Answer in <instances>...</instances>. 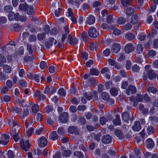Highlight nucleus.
Listing matches in <instances>:
<instances>
[{
    "mask_svg": "<svg viewBox=\"0 0 158 158\" xmlns=\"http://www.w3.org/2000/svg\"><path fill=\"white\" fill-rule=\"evenodd\" d=\"M145 69L147 73L149 79L152 80L155 77L156 74L154 73V71L151 69L149 65H146L145 66Z\"/></svg>",
    "mask_w": 158,
    "mask_h": 158,
    "instance_id": "obj_1",
    "label": "nucleus"
},
{
    "mask_svg": "<svg viewBox=\"0 0 158 158\" xmlns=\"http://www.w3.org/2000/svg\"><path fill=\"white\" fill-rule=\"evenodd\" d=\"M19 127L16 129L15 128L13 129L12 131L10 132V134L11 136L14 139L15 141H17L19 139Z\"/></svg>",
    "mask_w": 158,
    "mask_h": 158,
    "instance_id": "obj_2",
    "label": "nucleus"
},
{
    "mask_svg": "<svg viewBox=\"0 0 158 158\" xmlns=\"http://www.w3.org/2000/svg\"><path fill=\"white\" fill-rule=\"evenodd\" d=\"M21 148L26 152L28 151L30 146V144L29 143V140L25 141L23 139L21 140L20 141Z\"/></svg>",
    "mask_w": 158,
    "mask_h": 158,
    "instance_id": "obj_3",
    "label": "nucleus"
},
{
    "mask_svg": "<svg viewBox=\"0 0 158 158\" xmlns=\"http://www.w3.org/2000/svg\"><path fill=\"white\" fill-rule=\"evenodd\" d=\"M89 36L92 38H96L99 35V32L94 27H91L88 30Z\"/></svg>",
    "mask_w": 158,
    "mask_h": 158,
    "instance_id": "obj_4",
    "label": "nucleus"
},
{
    "mask_svg": "<svg viewBox=\"0 0 158 158\" xmlns=\"http://www.w3.org/2000/svg\"><path fill=\"white\" fill-rule=\"evenodd\" d=\"M9 136L5 134H2L1 135V139L0 140V144L5 145L7 144L9 141Z\"/></svg>",
    "mask_w": 158,
    "mask_h": 158,
    "instance_id": "obj_5",
    "label": "nucleus"
},
{
    "mask_svg": "<svg viewBox=\"0 0 158 158\" xmlns=\"http://www.w3.org/2000/svg\"><path fill=\"white\" fill-rule=\"evenodd\" d=\"M68 114L67 113L64 112L62 113L60 116L59 119L61 123H65L68 121Z\"/></svg>",
    "mask_w": 158,
    "mask_h": 158,
    "instance_id": "obj_6",
    "label": "nucleus"
},
{
    "mask_svg": "<svg viewBox=\"0 0 158 158\" xmlns=\"http://www.w3.org/2000/svg\"><path fill=\"white\" fill-rule=\"evenodd\" d=\"M53 43L54 44H56L57 41L53 37H50L49 38L48 41L45 42V45L47 48H50V46H52L53 45Z\"/></svg>",
    "mask_w": 158,
    "mask_h": 158,
    "instance_id": "obj_7",
    "label": "nucleus"
},
{
    "mask_svg": "<svg viewBox=\"0 0 158 158\" xmlns=\"http://www.w3.org/2000/svg\"><path fill=\"white\" fill-rule=\"evenodd\" d=\"M56 91V88L54 86H51L50 87L46 86L44 93L46 94L50 93L51 94H52L55 93Z\"/></svg>",
    "mask_w": 158,
    "mask_h": 158,
    "instance_id": "obj_8",
    "label": "nucleus"
},
{
    "mask_svg": "<svg viewBox=\"0 0 158 158\" xmlns=\"http://www.w3.org/2000/svg\"><path fill=\"white\" fill-rule=\"evenodd\" d=\"M47 143V140L44 137L40 138L38 141V144L40 147H44L45 146Z\"/></svg>",
    "mask_w": 158,
    "mask_h": 158,
    "instance_id": "obj_9",
    "label": "nucleus"
},
{
    "mask_svg": "<svg viewBox=\"0 0 158 158\" xmlns=\"http://www.w3.org/2000/svg\"><path fill=\"white\" fill-rule=\"evenodd\" d=\"M102 140L103 143L104 144H108L111 142L112 139L110 135H107L103 136Z\"/></svg>",
    "mask_w": 158,
    "mask_h": 158,
    "instance_id": "obj_10",
    "label": "nucleus"
},
{
    "mask_svg": "<svg viewBox=\"0 0 158 158\" xmlns=\"http://www.w3.org/2000/svg\"><path fill=\"white\" fill-rule=\"evenodd\" d=\"M132 129L134 131H139L141 129V126L139 121H136L134 123V125L132 127Z\"/></svg>",
    "mask_w": 158,
    "mask_h": 158,
    "instance_id": "obj_11",
    "label": "nucleus"
},
{
    "mask_svg": "<svg viewBox=\"0 0 158 158\" xmlns=\"http://www.w3.org/2000/svg\"><path fill=\"white\" fill-rule=\"evenodd\" d=\"M125 50L126 53H129L134 50L133 45L131 43H128L125 46Z\"/></svg>",
    "mask_w": 158,
    "mask_h": 158,
    "instance_id": "obj_12",
    "label": "nucleus"
},
{
    "mask_svg": "<svg viewBox=\"0 0 158 158\" xmlns=\"http://www.w3.org/2000/svg\"><path fill=\"white\" fill-rule=\"evenodd\" d=\"M129 91H131L132 94H134L137 91L136 88L135 86L131 85L128 87V88L126 90L127 93L128 95H129Z\"/></svg>",
    "mask_w": 158,
    "mask_h": 158,
    "instance_id": "obj_13",
    "label": "nucleus"
},
{
    "mask_svg": "<svg viewBox=\"0 0 158 158\" xmlns=\"http://www.w3.org/2000/svg\"><path fill=\"white\" fill-rule=\"evenodd\" d=\"M146 145L148 148H152L154 145V143L153 140L151 138L148 139L146 141Z\"/></svg>",
    "mask_w": 158,
    "mask_h": 158,
    "instance_id": "obj_14",
    "label": "nucleus"
},
{
    "mask_svg": "<svg viewBox=\"0 0 158 158\" xmlns=\"http://www.w3.org/2000/svg\"><path fill=\"white\" fill-rule=\"evenodd\" d=\"M121 47L118 44H113L111 48L112 52L114 53H118L120 50Z\"/></svg>",
    "mask_w": 158,
    "mask_h": 158,
    "instance_id": "obj_15",
    "label": "nucleus"
},
{
    "mask_svg": "<svg viewBox=\"0 0 158 158\" xmlns=\"http://www.w3.org/2000/svg\"><path fill=\"white\" fill-rule=\"evenodd\" d=\"M15 19L16 21H25L27 20V18L26 17L20 15L19 13H17L15 14Z\"/></svg>",
    "mask_w": 158,
    "mask_h": 158,
    "instance_id": "obj_16",
    "label": "nucleus"
},
{
    "mask_svg": "<svg viewBox=\"0 0 158 158\" xmlns=\"http://www.w3.org/2000/svg\"><path fill=\"white\" fill-rule=\"evenodd\" d=\"M34 96L35 97L38 98L40 99H42L43 100H44L46 99L45 96L38 91L34 92Z\"/></svg>",
    "mask_w": 158,
    "mask_h": 158,
    "instance_id": "obj_17",
    "label": "nucleus"
},
{
    "mask_svg": "<svg viewBox=\"0 0 158 158\" xmlns=\"http://www.w3.org/2000/svg\"><path fill=\"white\" fill-rule=\"evenodd\" d=\"M33 77L35 81L38 83L40 82V79L41 80V81H42L44 79V77L41 73H39V74H34Z\"/></svg>",
    "mask_w": 158,
    "mask_h": 158,
    "instance_id": "obj_18",
    "label": "nucleus"
},
{
    "mask_svg": "<svg viewBox=\"0 0 158 158\" xmlns=\"http://www.w3.org/2000/svg\"><path fill=\"white\" fill-rule=\"evenodd\" d=\"M139 20L138 16L136 14H134L131 16V23L132 24H135L138 23Z\"/></svg>",
    "mask_w": 158,
    "mask_h": 158,
    "instance_id": "obj_19",
    "label": "nucleus"
},
{
    "mask_svg": "<svg viewBox=\"0 0 158 158\" xmlns=\"http://www.w3.org/2000/svg\"><path fill=\"white\" fill-rule=\"evenodd\" d=\"M95 22V18L93 15L89 16L87 19V20L86 21V24L91 25L94 24Z\"/></svg>",
    "mask_w": 158,
    "mask_h": 158,
    "instance_id": "obj_20",
    "label": "nucleus"
},
{
    "mask_svg": "<svg viewBox=\"0 0 158 158\" xmlns=\"http://www.w3.org/2000/svg\"><path fill=\"white\" fill-rule=\"evenodd\" d=\"M33 60V58L32 57L28 56H26L24 59V64L26 65L31 64Z\"/></svg>",
    "mask_w": 158,
    "mask_h": 158,
    "instance_id": "obj_21",
    "label": "nucleus"
},
{
    "mask_svg": "<svg viewBox=\"0 0 158 158\" xmlns=\"http://www.w3.org/2000/svg\"><path fill=\"white\" fill-rule=\"evenodd\" d=\"M114 133L115 135L119 139H122L124 138V135L120 130H115L114 131Z\"/></svg>",
    "mask_w": 158,
    "mask_h": 158,
    "instance_id": "obj_22",
    "label": "nucleus"
},
{
    "mask_svg": "<svg viewBox=\"0 0 158 158\" xmlns=\"http://www.w3.org/2000/svg\"><path fill=\"white\" fill-rule=\"evenodd\" d=\"M113 122L115 126L120 125L121 122L119 115L117 114L116 115L115 118L113 120Z\"/></svg>",
    "mask_w": 158,
    "mask_h": 158,
    "instance_id": "obj_23",
    "label": "nucleus"
},
{
    "mask_svg": "<svg viewBox=\"0 0 158 158\" xmlns=\"http://www.w3.org/2000/svg\"><path fill=\"white\" fill-rule=\"evenodd\" d=\"M110 29L113 30V32L115 35H119L121 33V30L115 27V26L111 25L110 26Z\"/></svg>",
    "mask_w": 158,
    "mask_h": 158,
    "instance_id": "obj_24",
    "label": "nucleus"
},
{
    "mask_svg": "<svg viewBox=\"0 0 158 158\" xmlns=\"http://www.w3.org/2000/svg\"><path fill=\"white\" fill-rule=\"evenodd\" d=\"M68 40L70 44H77L78 42V39L76 38L73 39L71 35H69L68 36Z\"/></svg>",
    "mask_w": 158,
    "mask_h": 158,
    "instance_id": "obj_25",
    "label": "nucleus"
},
{
    "mask_svg": "<svg viewBox=\"0 0 158 158\" xmlns=\"http://www.w3.org/2000/svg\"><path fill=\"white\" fill-rule=\"evenodd\" d=\"M58 138V136L56 131L52 132L50 134V135L49 136L50 139L53 141L56 140Z\"/></svg>",
    "mask_w": 158,
    "mask_h": 158,
    "instance_id": "obj_26",
    "label": "nucleus"
},
{
    "mask_svg": "<svg viewBox=\"0 0 158 158\" xmlns=\"http://www.w3.org/2000/svg\"><path fill=\"white\" fill-rule=\"evenodd\" d=\"M122 117L124 121H128L129 119V115L128 113L125 112L123 113L122 114Z\"/></svg>",
    "mask_w": 158,
    "mask_h": 158,
    "instance_id": "obj_27",
    "label": "nucleus"
},
{
    "mask_svg": "<svg viewBox=\"0 0 158 158\" xmlns=\"http://www.w3.org/2000/svg\"><path fill=\"white\" fill-rule=\"evenodd\" d=\"M29 114V111L27 109H24L23 112L20 115V118L21 119H23Z\"/></svg>",
    "mask_w": 158,
    "mask_h": 158,
    "instance_id": "obj_28",
    "label": "nucleus"
},
{
    "mask_svg": "<svg viewBox=\"0 0 158 158\" xmlns=\"http://www.w3.org/2000/svg\"><path fill=\"white\" fill-rule=\"evenodd\" d=\"M3 70L4 72L8 73H10L11 72V68L10 66L7 64H5L3 66Z\"/></svg>",
    "mask_w": 158,
    "mask_h": 158,
    "instance_id": "obj_29",
    "label": "nucleus"
},
{
    "mask_svg": "<svg viewBox=\"0 0 158 158\" xmlns=\"http://www.w3.org/2000/svg\"><path fill=\"white\" fill-rule=\"evenodd\" d=\"M118 90L115 87H112L110 90V93L111 95L113 96H116L118 94Z\"/></svg>",
    "mask_w": 158,
    "mask_h": 158,
    "instance_id": "obj_30",
    "label": "nucleus"
},
{
    "mask_svg": "<svg viewBox=\"0 0 158 158\" xmlns=\"http://www.w3.org/2000/svg\"><path fill=\"white\" fill-rule=\"evenodd\" d=\"M32 112L31 113L34 114L36 113L39 110V106L37 104H34L31 108Z\"/></svg>",
    "mask_w": 158,
    "mask_h": 158,
    "instance_id": "obj_31",
    "label": "nucleus"
},
{
    "mask_svg": "<svg viewBox=\"0 0 158 158\" xmlns=\"http://www.w3.org/2000/svg\"><path fill=\"white\" fill-rule=\"evenodd\" d=\"M28 6V5L26 4H20L19 6V9L21 11H26L27 9Z\"/></svg>",
    "mask_w": 158,
    "mask_h": 158,
    "instance_id": "obj_32",
    "label": "nucleus"
},
{
    "mask_svg": "<svg viewBox=\"0 0 158 158\" xmlns=\"http://www.w3.org/2000/svg\"><path fill=\"white\" fill-rule=\"evenodd\" d=\"M98 47V44L97 42L95 43H91L89 45V49L91 50L94 51V50H96V48Z\"/></svg>",
    "mask_w": 158,
    "mask_h": 158,
    "instance_id": "obj_33",
    "label": "nucleus"
},
{
    "mask_svg": "<svg viewBox=\"0 0 158 158\" xmlns=\"http://www.w3.org/2000/svg\"><path fill=\"white\" fill-rule=\"evenodd\" d=\"M89 73L91 75L98 76L99 73V72L95 68H92L90 70Z\"/></svg>",
    "mask_w": 158,
    "mask_h": 158,
    "instance_id": "obj_34",
    "label": "nucleus"
},
{
    "mask_svg": "<svg viewBox=\"0 0 158 158\" xmlns=\"http://www.w3.org/2000/svg\"><path fill=\"white\" fill-rule=\"evenodd\" d=\"M126 38L128 40H131L135 38L134 35L131 33H127L125 35Z\"/></svg>",
    "mask_w": 158,
    "mask_h": 158,
    "instance_id": "obj_35",
    "label": "nucleus"
},
{
    "mask_svg": "<svg viewBox=\"0 0 158 158\" xmlns=\"http://www.w3.org/2000/svg\"><path fill=\"white\" fill-rule=\"evenodd\" d=\"M6 62V59L4 56L2 54H0V67L2 66L3 64Z\"/></svg>",
    "mask_w": 158,
    "mask_h": 158,
    "instance_id": "obj_36",
    "label": "nucleus"
},
{
    "mask_svg": "<svg viewBox=\"0 0 158 158\" xmlns=\"http://www.w3.org/2000/svg\"><path fill=\"white\" fill-rule=\"evenodd\" d=\"M13 7L10 5H6L3 7L4 10L7 13H10L12 10Z\"/></svg>",
    "mask_w": 158,
    "mask_h": 158,
    "instance_id": "obj_37",
    "label": "nucleus"
},
{
    "mask_svg": "<svg viewBox=\"0 0 158 158\" xmlns=\"http://www.w3.org/2000/svg\"><path fill=\"white\" fill-rule=\"evenodd\" d=\"M86 120L85 118L81 116H79V118L78 119V122L80 124L82 125H84L86 123Z\"/></svg>",
    "mask_w": 158,
    "mask_h": 158,
    "instance_id": "obj_38",
    "label": "nucleus"
},
{
    "mask_svg": "<svg viewBox=\"0 0 158 158\" xmlns=\"http://www.w3.org/2000/svg\"><path fill=\"white\" fill-rule=\"evenodd\" d=\"M132 0H121V2L122 5L124 6H127L130 5Z\"/></svg>",
    "mask_w": 158,
    "mask_h": 158,
    "instance_id": "obj_39",
    "label": "nucleus"
},
{
    "mask_svg": "<svg viewBox=\"0 0 158 158\" xmlns=\"http://www.w3.org/2000/svg\"><path fill=\"white\" fill-rule=\"evenodd\" d=\"M27 10V14L28 15H31L34 13L33 7L32 6H28Z\"/></svg>",
    "mask_w": 158,
    "mask_h": 158,
    "instance_id": "obj_40",
    "label": "nucleus"
},
{
    "mask_svg": "<svg viewBox=\"0 0 158 158\" xmlns=\"http://www.w3.org/2000/svg\"><path fill=\"white\" fill-rule=\"evenodd\" d=\"M68 132L71 134L76 133L77 131V128L75 127H70L68 128Z\"/></svg>",
    "mask_w": 158,
    "mask_h": 158,
    "instance_id": "obj_41",
    "label": "nucleus"
},
{
    "mask_svg": "<svg viewBox=\"0 0 158 158\" xmlns=\"http://www.w3.org/2000/svg\"><path fill=\"white\" fill-rule=\"evenodd\" d=\"M129 100L131 102L133 103V106L135 107L137 106L138 103L136 101V99L133 96H132L129 97Z\"/></svg>",
    "mask_w": 158,
    "mask_h": 158,
    "instance_id": "obj_42",
    "label": "nucleus"
},
{
    "mask_svg": "<svg viewBox=\"0 0 158 158\" xmlns=\"http://www.w3.org/2000/svg\"><path fill=\"white\" fill-rule=\"evenodd\" d=\"M11 99L10 97L8 95H5L3 96L2 98L1 101L2 102H9Z\"/></svg>",
    "mask_w": 158,
    "mask_h": 158,
    "instance_id": "obj_43",
    "label": "nucleus"
},
{
    "mask_svg": "<svg viewBox=\"0 0 158 158\" xmlns=\"http://www.w3.org/2000/svg\"><path fill=\"white\" fill-rule=\"evenodd\" d=\"M101 97L102 99L105 101H107L110 98L109 94L105 92H103L102 93Z\"/></svg>",
    "mask_w": 158,
    "mask_h": 158,
    "instance_id": "obj_44",
    "label": "nucleus"
},
{
    "mask_svg": "<svg viewBox=\"0 0 158 158\" xmlns=\"http://www.w3.org/2000/svg\"><path fill=\"white\" fill-rule=\"evenodd\" d=\"M134 12V8L131 7H128L126 10V13L128 15H131Z\"/></svg>",
    "mask_w": 158,
    "mask_h": 158,
    "instance_id": "obj_45",
    "label": "nucleus"
},
{
    "mask_svg": "<svg viewBox=\"0 0 158 158\" xmlns=\"http://www.w3.org/2000/svg\"><path fill=\"white\" fill-rule=\"evenodd\" d=\"M71 154V151L70 150H65L62 152L63 156L68 157L70 156Z\"/></svg>",
    "mask_w": 158,
    "mask_h": 158,
    "instance_id": "obj_46",
    "label": "nucleus"
},
{
    "mask_svg": "<svg viewBox=\"0 0 158 158\" xmlns=\"http://www.w3.org/2000/svg\"><path fill=\"white\" fill-rule=\"evenodd\" d=\"M108 121V119L105 116H102L101 117L100 119V124L102 125L105 124L106 122H107Z\"/></svg>",
    "mask_w": 158,
    "mask_h": 158,
    "instance_id": "obj_47",
    "label": "nucleus"
},
{
    "mask_svg": "<svg viewBox=\"0 0 158 158\" xmlns=\"http://www.w3.org/2000/svg\"><path fill=\"white\" fill-rule=\"evenodd\" d=\"M46 33H43L42 34H38L37 35V37L40 41H42L45 37Z\"/></svg>",
    "mask_w": 158,
    "mask_h": 158,
    "instance_id": "obj_48",
    "label": "nucleus"
},
{
    "mask_svg": "<svg viewBox=\"0 0 158 158\" xmlns=\"http://www.w3.org/2000/svg\"><path fill=\"white\" fill-rule=\"evenodd\" d=\"M8 78V75L3 73L2 72H0V80H4Z\"/></svg>",
    "mask_w": 158,
    "mask_h": 158,
    "instance_id": "obj_49",
    "label": "nucleus"
},
{
    "mask_svg": "<svg viewBox=\"0 0 158 158\" xmlns=\"http://www.w3.org/2000/svg\"><path fill=\"white\" fill-rule=\"evenodd\" d=\"M148 56L150 58H152L156 55V52L153 50H150L148 52Z\"/></svg>",
    "mask_w": 158,
    "mask_h": 158,
    "instance_id": "obj_50",
    "label": "nucleus"
},
{
    "mask_svg": "<svg viewBox=\"0 0 158 158\" xmlns=\"http://www.w3.org/2000/svg\"><path fill=\"white\" fill-rule=\"evenodd\" d=\"M117 21V23L119 24H123L125 23L126 19L123 17H120L118 19Z\"/></svg>",
    "mask_w": 158,
    "mask_h": 158,
    "instance_id": "obj_51",
    "label": "nucleus"
},
{
    "mask_svg": "<svg viewBox=\"0 0 158 158\" xmlns=\"http://www.w3.org/2000/svg\"><path fill=\"white\" fill-rule=\"evenodd\" d=\"M58 94L59 95L62 96H64L66 94L65 90L63 88H60L58 90Z\"/></svg>",
    "mask_w": 158,
    "mask_h": 158,
    "instance_id": "obj_52",
    "label": "nucleus"
},
{
    "mask_svg": "<svg viewBox=\"0 0 158 158\" xmlns=\"http://www.w3.org/2000/svg\"><path fill=\"white\" fill-rule=\"evenodd\" d=\"M9 123V124H10L11 123H12L13 127H14L15 126H17V129L19 127V128H20V127L18 125V123L17 122L13 119H12L10 120Z\"/></svg>",
    "mask_w": 158,
    "mask_h": 158,
    "instance_id": "obj_53",
    "label": "nucleus"
},
{
    "mask_svg": "<svg viewBox=\"0 0 158 158\" xmlns=\"http://www.w3.org/2000/svg\"><path fill=\"white\" fill-rule=\"evenodd\" d=\"M136 101L137 102H142L143 100V97L142 95L140 94H138L136 97Z\"/></svg>",
    "mask_w": 158,
    "mask_h": 158,
    "instance_id": "obj_54",
    "label": "nucleus"
},
{
    "mask_svg": "<svg viewBox=\"0 0 158 158\" xmlns=\"http://www.w3.org/2000/svg\"><path fill=\"white\" fill-rule=\"evenodd\" d=\"M88 81L89 83L91 86H93L96 84V81L95 78L94 77L89 78L88 80Z\"/></svg>",
    "mask_w": 158,
    "mask_h": 158,
    "instance_id": "obj_55",
    "label": "nucleus"
},
{
    "mask_svg": "<svg viewBox=\"0 0 158 158\" xmlns=\"http://www.w3.org/2000/svg\"><path fill=\"white\" fill-rule=\"evenodd\" d=\"M148 91L151 92L154 94H156L157 92V90L156 88L153 87H150L148 89Z\"/></svg>",
    "mask_w": 158,
    "mask_h": 158,
    "instance_id": "obj_56",
    "label": "nucleus"
},
{
    "mask_svg": "<svg viewBox=\"0 0 158 158\" xmlns=\"http://www.w3.org/2000/svg\"><path fill=\"white\" fill-rule=\"evenodd\" d=\"M143 51V48L142 45L139 44L137 45L136 52L138 53H141Z\"/></svg>",
    "mask_w": 158,
    "mask_h": 158,
    "instance_id": "obj_57",
    "label": "nucleus"
},
{
    "mask_svg": "<svg viewBox=\"0 0 158 158\" xmlns=\"http://www.w3.org/2000/svg\"><path fill=\"white\" fill-rule=\"evenodd\" d=\"M7 154L8 158H14L15 157V155L14 154L13 152L10 150H9L7 152Z\"/></svg>",
    "mask_w": 158,
    "mask_h": 158,
    "instance_id": "obj_58",
    "label": "nucleus"
},
{
    "mask_svg": "<svg viewBox=\"0 0 158 158\" xmlns=\"http://www.w3.org/2000/svg\"><path fill=\"white\" fill-rule=\"evenodd\" d=\"M147 130L148 134L153 133L155 131L154 127L152 126H149Z\"/></svg>",
    "mask_w": 158,
    "mask_h": 158,
    "instance_id": "obj_59",
    "label": "nucleus"
},
{
    "mask_svg": "<svg viewBox=\"0 0 158 158\" xmlns=\"http://www.w3.org/2000/svg\"><path fill=\"white\" fill-rule=\"evenodd\" d=\"M34 128L31 127L26 131L27 135L28 136H30L32 135L33 131Z\"/></svg>",
    "mask_w": 158,
    "mask_h": 158,
    "instance_id": "obj_60",
    "label": "nucleus"
},
{
    "mask_svg": "<svg viewBox=\"0 0 158 158\" xmlns=\"http://www.w3.org/2000/svg\"><path fill=\"white\" fill-rule=\"evenodd\" d=\"M143 98L146 102H148L151 101V98L149 97L147 94H144L143 97Z\"/></svg>",
    "mask_w": 158,
    "mask_h": 158,
    "instance_id": "obj_61",
    "label": "nucleus"
},
{
    "mask_svg": "<svg viewBox=\"0 0 158 158\" xmlns=\"http://www.w3.org/2000/svg\"><path fill=\"white\" fill-rule=\"evenodd\" d=\"M74 155L75 156H77L79 157H83L84 156L83 154L79 151H76L74 152Z\"/></svg>",
    "mask_w": 158,
    "mask_h": 158,
    "instance_id": "obj_62",
    "label": "nucleus"
},
{
    "mask_svg": "<svg viewBox=\"0 0 158 158\" xmlns=\"http://www.w3.org/2000/svg\"><path fill=\"white\" fill-rule=\"evenodd\" d=\"M83 94L84 97L88 100H91L93 97L92 95H88L87 93L85 92H84Z\"/></svg>",
    "mask_w": 158,
    "mask_h": 158,
    "instance_id": "obj_63",
    "label": "nucleus"
},
{
    "mask_svg": "<svg viewBox=\"0 0 158 158\" xmlns=\"http://www.w3.org/2000/svg\"><path fill=\"white\" fill-rule=\"evenodd\" d=\"M19 83L20 85L22 87H26L27 86V84L26 81L23 80H20Z\"/></svg>",
    "mask_w": 158,
    "mask_h": 158,
    "instance_id": "obj_64",
    "label": "nucleus"
}]
</instances>
